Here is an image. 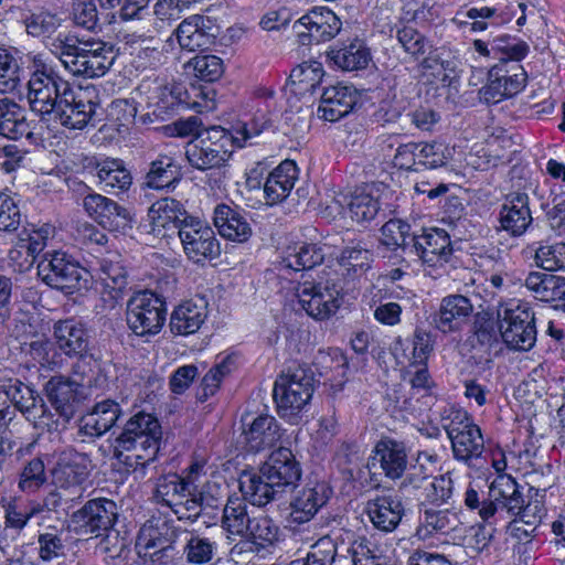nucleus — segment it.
<instances>
[{
    "label": "nucleus",
    "instance_id": "1",
    "mask_svg": "<svg viewBox=\"0 0 565 565\" xmlns=\"http://www.w3.org/2000/svg\"><path fill=\"white\" fill-rule=\"evenodd\" d=\"M523 490L511 476H498L491 482L487 498L482 490L470 483L465 491L463 503L468 510L477 511L479 518L492 527L520 518L525 525L534 529L545 514L544 507L539 500L526 499Z\"/></svg>",
    "mask_w": 565,
    "mask_h": 565
},
{
    "label": "nucleus",
    "instance_id": "2",
    "mask_svg": "<svg viewBox=\"0 0 565 565\" xmlns=\"http://www.w3.org/2000/svg\"><path fill=\"white\" fill-rule=\"evenodd\" d=\"M47 47L67 71L87 78L104 76L116 58L111 44L96 39H78L72 34L60 33L47 43Z\"/></svg>",
    "mask_w": 565,
    "mask_h": 565
},
{
    "label": "nucleus",
    "instance_id": "3",
    "mask_svg": "<svg viewBox=\"0 0 565 565\" xmlns=\"http://www.w3.org/2000/svg\"><path fill=\"white\" fill-rule=\"evenodd\" d=\"M161 435L159 420L151 414L139 412L116 438L115 456L129 468L145 467L154 460Z\"/></svg>",
    "mask_w": 565,
    "mask_h": 565
},
{
    "label": "nucleus",
    "instance_id": "4",
    "mask_svg": "<svg viewBox=\"0 0 565 565\" xmlns=\"http://www.w3.org/2000/svg\"><path fill=\"white\" fill-rule=\"evenodd\" d=\"M29 58L28 102L31 110L45 120L71 83L64 79L42 54H33Z\"/></svg>",
    "mask_w": 565,
    "mask_h": 565
},
{
    "label": "nucleus",
    "instance_id": "5",
    "mask_svg": "<svg viewBox=\"0 0 565 565\" xmlns=\"http://www.w3.org/2000/svg\"><path fill=\"white\" fill-rule=\"evenodd\" d=\"M441 426L451 443L454 458L472 467L481 459L484 440L481 429L469 414L460 408L448 406L440 413Z\"/></svg>",
    "mask_w": 565,
    "mask_h": 565
},
{
    "label": "nucleus",
    "instance_id": "6",
    "mask_svg": "<svg viewBox=\"0 0 565 565\" xmlns=\"http://www.w3.org/2000/svg\"><path fill=\"white\" fill-rule=\"evenodd\" d=\"M233 135L220 126H213L188 142L185 157L191 167L205 171L224 166L233 153Z\"/></svg>",
    "mask_w": 565,
    "mask_h": 565
},
{
    "label": "nucleus",
    "instance_id": "7",
    "mask_svg": "<svg viewBox=\"0 0 565 565\" xmlns=\"http://www.w3.org/2000/svg\"><path fill=\"white\" fill-rule=\"evenodd\" d=\"M315 391L313 373L309 369L288 370L274 385V399L282 417L299 414L310 402Z\"/></svg>",
    "mask_w": 565,
    "mask_h": 565
},
{
    "label": "nucleus",
    "instance_id": "8",
    "mask_svg": "<svg viewBox=\"0 0 565 565\" xmlns=\"http://www.w3.org/2000/svg\"><path fill=\"white\" fill-rule=\"evenodd\" d=\"M98 105L95 88L86 87L75 90L71 85L57 99V104L45 120L68 129H83L93 119Z\"/></svg>",
    "mask_w": 565,
    "mask_h": 565
},
{
    "label": "nucleus",
    "instance_id": "9",
    "mask_svg": "<svg viewBox=\"0 0 565 565\" xmlns=\"http://www.w3.org/2000/svg\"><path fill=\"white\" fill-rule=\"evenodd\" d=\"M38 275L51 288L73 294L86 281L87 271L66 253L53 250L39 262Z\"/></svg>",
    "mask_w": 565,
    "mask_h": 565
},
{
    "label": "nucleus",
    "instance_id": "10",
    "mask_svg": "<svg viewBox=\"0 0 565 565\" xmlns=\"http://www.w3.org/2000/svg\"><path fill=\"white\" fill-rule=\"evenodd\" d=\"M166 316L164 301L148 290L135 294L127 303V323L137 335L159 333Z\"/></svg>",
    "mask_w": 565,
    "mask_h": 565
},
{
    "label": "nucleus",
    "instance_id": "11",
    "mask_svg": "<svg viewBox=\"0 0 565 565\" xmlns=\"http://www.w3.org/2000/svg\"><path fill=\"white\" fill-rule=\"evenodd\" d=\"M499 330L504 343L514 350L527 351L536 341L533 311L526 305H516L498 312Z\"/></svg>",
    "mask_w": 565,
    "mask_h": 565
},
{
    "label": "nucleus",
    "instance_id": "12",
    "mask_svg": "<svg viewBox=\"0 0 565 565\" xmlns=\"http://www.w3.org/2000/svg\"><path fill=\"white\" fill-rule=\"evenodd\" d=\"M341 287L333 280L303 281L297 287L301 308L316 320H327L340 308Z\"/></svg>",
    "mask_w": 565,
    "mask_h": 565
},
{
    "label": "nucleus",
    "instance_id": "13",
    "mask_svg": "<svg viewBox=\"0 0 565 565\" xmlns=\"http://www.w3.org/2000/svg\"><path fill=\"white\" fill-rule=\"evenodd\" d=\"M118 516L117 505L113 500L97 498L87 501L73 514L76 523L81 524L85 533L103 536L104 541L111 539L118 541V532L113 531Z\"/></svg>",
    "mask_w": 565,
    "mask_h": 565
},
{
    "label": "nucleus",
    "instance_id": "14",
    "mask_svg": "<svg viewBox=\"0 0 565 565\" xmlns=\"http://www.w3.org/2000/svg\"><path fill=\"white\" fill-rule=\"evenodd\" d=\"M179 238L184 254L193 263L215 259L221 253L214 231L194 216L180 228Z\"/></svg>",
    "mask_w": 565,
    "mask_h": 565
},
{
    "label": "nucleus",
    "instance_id": "15",
    "mask_svg": "<svg viewBox=\"0 0 565 565\" xmlns=\"http://www.w3.org/2000/svg\"><path fill=\"white\" fill-rule=\"evenodd\" d=\"M526 81L527 74L521 65L502 62L490 68L488 83L480 90L482 99L488 104H497L519 94Z\"/></svg>",
    "mask_w": 565,
    "mask_h": 565
},
{
    "label": "nucleus",
    "instance_id": "16",
    "mask_svg": "<svg viewBox=\"0 0 565 565\" xmlns=\"http://www.w3.org/2000/svg\"><path fill=\"white\" fill-rule=\"evenodd\" d=\"M340 19L329 9L312 10L295 22L302 45L330 41L341 30Z\"/></svg>",
    "mask_w": 565,
    "mask_h": 565
},
{
    "label": "nucleus",
    "instance_id": "17",
    "mask_svg": "<svg viewBox=\"0 0 565 565\" xmlns=\"http://www.w3.org/2000/svg\"><path fill=\"white\" fill-rule=\"evenodd\" d=\"M244 443L249 451L258 452L274 447L281 437L277 419L268 414L245 413L241 418Z\"/></svg>",
    "mask_w": 565,
    "mask_h": 565
},
{
    "label": "nucleus",
    "instance_id": "18",
    "mask_svg": "<svg viewBox=\"0 0 565 565\" xmlns=\"http://www.w3.org/2000/svg\"><path fill=\"white\" fill-rule=\"evenodd\" d=\"M151 233L156 236L166 237L171 233L180 234L183 224L191 220V216L183 204L172 198H163L156 201L148 211Z\"/></svg>",
    "mask_w": 565,
    "mask_h": 565
},
{
    "label": "nucleus",
    "instance_id": "19",
    "mask_svg": "<svg viewBox=\"0 0 565 565\" xmlns=\"http://www.w3.org/2000/svg\"><path fill=\"white\" fill-rule=\"evenodd\" d=\"M473 312L471 300L459 294L440 300L438 310L431 316V324L440 332L454 333L463 329Z\"/></svg>",
    "mask_w": 565,
    "mask_h": 565
},
{
    "label": "nucleus",
    "instance_id": "20",
    "mask_svg": "<svg viewBox=\"0 0 565 565\" xmlns=\"http://www.w3.org/2000/svg\"><path fill=\"white\" fill-rule=\"evenodd\" d=\"M260 469L263 476L275 482L282 491L286 488H294L302 475L300 462L292 451L285 447L274 450Z\"/></svg>",
    "mask_w": 565,
    "mask_h": 565
},
{
    "label": "nucleus",
    "instance_id": "21",
    "mask_svg": "<svg viewBox=\"0 0 565 565\" xmlns=\"http://www.w3.org/2000/svg\"><path fill=\"white\" fill-rule=\"evenodd\" d=\"M173 534L182 541L181 554L188 564L207 565L215 558L218 543L206 532L175 527Z\"/></svg>",
    "mask_w": 565,
    "mask_h": 565
},
{
    "label": "nucleus",
    "instance_id": "22",
    "mask_svg": "<svg viewBox=\"0 0 565 565\" xmlns=\"http://www.w3.org/2000/svg\"><path fill=\"white\" fill-rule=\"evenodd\" d=\"M331 495V489L324 482L310 481L297 490L290 503V516L296 523L310 521L326 505Z\"/></svg>",
    "mask_w": 565,
    "mask_h": 565
},
{
    "label": "nucleus",
    "instance_id": "23",
    "mask_svg": "<svg viewBox=\"0 0 565 565\" xmlns=\"http://www.w3.org/2000/svg\"><path fill=\"white\" fill-rule=\"evenodd\" d=\"M533 222L526 193L507 195L499 213L500 230L513 237L522 236Z\"/></svg>",
    "mask_w": 565,
    "mask_h": 565
},
{
    "label": "nucleus",
    "instance_id": "24",
    "mask_svg": "<svg viewBox=\"0 0 565 565\" xmlns=\"http://www.w3.org/2000/svg\"><path fill=\"white\" fill-rule=\"evenodd\" d=\"M416 255L430 267L443 266L451 256L450 237L445 230L431 228L412 237Z\"/></svg>",
    "mask_w": 565,
    "mask_h": 565
},
{
    "label": "nucleus",
    "instance_id": "25",
    "mask_svg": "<svg viewBox=\"0 0 565 565\" xmlns=\"http://www.w3.org/2000/svg\"><path fill=\"white\" fill-rule=\"evenodd\" d=\"M460 525L459 516L454 510L448 508L441 509L436 505H423L419 509L416 535L420 540L449 535L456 532Z\"/></svg>",
    "mask_w": 565,
    "mask_h": 565
},
{
    "label": "nucleus",
    "instance_id": "26",
    "mask_svg": "<svg viewBox=\"0 0 565 565\" xmlns=\"http://www.w3.org/2000/svg\"><path fill=\"white\" fill-rule=\"evenodd\" d=\"M90 460L86 454L73 448L60 452L56 466L53 470L55 482L61 488H68L83 483L89 473Z\"/></svg>",
    "mask_w": 565,
    "mask_h": 565
},
{
    "label": "nucleus",
    "instance_id": "27",
    "mask_svg": "<svg viewBox=\"0 0 565 565\" xmlns=\"http://www.w3.org/2000/svg\"><path fill=\"white\" fill-rule=\"evenodd\" d=\"M358 99L359 95L352 86H330L321 95L318 115L328 121H337L353 109Z\"/></svg>",
    "mask_w": 565,
    "mask_h": 565
},
{
    "label": "nucleus",
    "instance_id": "28",
    "mask_svg": "<svg viewBox=\"0 0 565 565\" xmlns=\"http://www.w3.org/2000/svg\"><path fill=\"white\" fill-rule=\"evenodd\" d=\"M366 513L375 529L390 533L401 523L405 508L396 495H377L366 503Z\"/></svg>",
    "mask_w": 565,
    "mask_h": 565
},
{
    "label": "nucleus",
    "instance_id": "29",
    "mask_svg": "<svg viewBox=\"0 0 565 565\" xmlns=\"http://www.w3.org/2000/svg\"><path fill=\"white\" fill-rule=\"evenodd\" d=\"M372 466L380 465L384 476L391 480L401 479L407 468V454L405 447L393 440H380L371 458Z\"/></svg>",
    "mask_w": 565,
    "mask_h": 565
},
{
    "label": "nucleus",
    "instance_id": "30",
    "mask_svg": "<svg viewBox=\"0 0 565 565\" xmlns=\"http://www.w3.org/2000/svg\"><path fill=\"white\" fill-rule=\"evenodd\" d=\"M299 177L297 164L292 160H285L267 177L264 184L266 204L275 205L286 200Z\"/></svg>",
    "mask_w": 565,
    "mask_h": 565
},
{
    "label": "nucleus",
    "instance_id": "31",
    "mask_svg": "<svg viewBox=\"0 0 565 565\" xmlns=\"http://www.w3.org/2000/svg\"><path fill=\"white\" fill-rule=\"evenodd\" d=\"M78 384L70 377L55 375L45 384L49 402L56 413L68 422L75 414Z\"/></svg>",
    "mask_w": 565,
    "mask_h": 565
},
{
    "label": "nucleus",
    "instance_id": "32",
    "mask_svg": "<svg viewBox=\"0 0 565 565\" xmlns=\"http://www.w3.org/2000/svg\"><path fill=\"white\" fill-rule=\"evenodd\" d=\"M54 339L61 351L70 356H83L88 350V334L75 319L60 320L54 324Z\"/></svg>",
    "mask_w": 565,
    "mask_h": 565
},
{
    "label": "nucleus",
    "instance_id": "33",
    "mask_svg": "<svg viewBox=\"0 0 565 565\" xmlns=\"http://www.w3.org/2000/svg\"><path fill=\"white\" fill-rule=\"evenodd\" d=\"M0 94V137L19 140L31 135L25 110L13 98Z\"/></svg>",
    "mask_w": 565,
    "mask_h": 565
},
{
    "label": "nucleus",
    "instance_id": "34",
    "mask_svg": "<svg viewBox=\"0 0 565 565\" xmlns=\"http://www.w3.org/2000/svg\"><path fill=\"white\" fill-rule=\"evenodd\" d=\"M207 317V305L203 299L185 301L177 307L170 318L171 332L178 335L193 334Z\"/></svg>",
    "mask_w": 565,
    "mask_h": 565
},
{
    "label": "nucleus",
    "instance_id": "35",
    "mask_svg": "<svg viewBox=\"0 0 565 565\" xmlns=\"http://www.w3.org/2000/svg\"><path fill=\"white\" fill-rule=\"evenodd\" d=\"M214 225L223 237L233 242L244 243L252 235L245 214L225 204L215 207Z\"/></svg>",
    "mask_w": 565,
    "mask_h": 565
},
{
    "label": "nucleus",
    "instance_id": "36",
    "mask_svg": "<svg viewBox=\"0 0 565 565\" xmlns=\"http://www.w3.org/2000/svg\"><path fill=\"white\" fill-rule=\"evenodd\" d=\"M239 490L243 493L244 500L257 507H265L269 502L277 500L284 492L275 482L263 476L260 468L258 473L245 472L241 476Z\"/></svg>",
    "mask_w": 565,
    "mask_h": 565
},
{
    "label": "nucleus",
    "instance_id": "37",
    "mask_svg": "<svg viewBox=\"0 0 565 565\" xmlns=\"http://www.w3.org/2000/svg\"><path fill=\"white\" fill-rule=\"evenodd\" d=\"M119 415L120 407L116 402L106 399L97 403L92 413L82 417L78 434L99 437L115 425Z\"/></svg>",
    "mask_w": 565,
    "mask_h": 565
},
{
    "label": "nucleus",
    "instance_id": "38",
    "mask_svg": "<svg viewBox=\"0 0 565 565\" xmlns=\"http://www.w3.org/2000/svg\"><path fill=\"white\" fill-rule=\"evenodd\" d=\"M99 280L103 286L102 294H108L110 307L122 298L127 286V271L118 259V255L109 254L102 258Z\"/></svg>",
    "mask_w": 565,
    "mask_h": 565
},
{
    "label": "nucleus",
    "instance_id": "39",
    "mask_svg": "<svg viewBox=\"0 0 565 565\" xmlns=\"http://www.w3.org/2000/svg\"><path fill=\"white\" fill-rule=\"evenodd\" d=\"M524 286L541 301L552 302L565 298V278L559 276L532 271L526 276Z\"/></svg>",
    "mask_w": 565,
    "mask_h": 565
},
{
    "label": "nucleus",
    "instance_id": "40",
    "mask_svg": "<svg viewBox=\"0 0 565 565\" xmlns=\"http://www.w3.org/2000/svg\"><path fill=\"white\" fill-rule=\"evenodd\" d=\"M205 21L203 15L194 14L179 24L175 34L182 49L205 50L213 43V36L204 30Z\"/></svg>",
    "mask_w": 565,
    "mask_h": 565
},
{
    "label": "nucleus",
    "instance_id": "41",
    "mask_svg": "<svg viewBox=\"0 0 565 565\" xmlns=\"http://www.w3.org/2000/svg\"><path fill=\"white\" fill-rule=\"evenodd\" d=\"M379 192L375 184H365L358 188L348 202L350 216L358 223L372 221L379 213Z\"/></svg>",
    "mask_w": 565,
    "mask_h": 565
},
{
    "label": "nucleus",
    "instance_id": "42",
    "mask_svg": "<svg viewBox=\"0 0 565 565\" xmlns=\"http://www.w3.org/2000/svg\"><path fill=\"white\" fill-rule=\"evenodd\" d=\"M97 178L108 192L128 190L132 183L130 171L120 159L106 158L96 163Z\"/></svg>",
    "mask_w": 565,
    "mask_h": 565
},
{
    "label": "nucleus",
    "instance_id": "43",
    "mask_svg": "<svg viewBox=\"0 0 565 565\" xmlns=\"http://www.w3.org/2000/svg\"><path fill=\"white\" fill-rule=\"evenodd\" d=\"M194 491L192 481L182 483L179 475L168 473L158 478L154 499L158 503L173 509L181 500L188 497L186 493H193Z\"/></svg>",
    "mask_w": 565,
    "mask_h": 565
},
{
    "label": "nucleus",
    "instance_id": "44",
    "mask_svg": "<svg viewBox=\"0 0 565 565\" xmlns=\"http://www.w3.org/2000/svg\"><path fill=\"white\" fill-rule=\"evenodd\" d=\"M324 254L316 244L302 243L288 248L281 266L295 271L309 270L322 263Z\"/></svg>",
    "mask_w": 565,
    "mask_h": 565
},
{
    "label": "nucleus",
    "instance_id": "45",
    "mask_svg": "<svg viewBox=\"0 0 565 565\" xmlns=\"http://www.w3.org/2000/svg\"><path fill=\"white\" fill-rule=\"evenodd\" d=\"M178 167L174 158L160 153L149 163L145 175V185L150 189H163L178 179Z\"/></svg>",
    "mask_w": 565,
    "mask_h": 565
},
{
    "label": "nucleus",
    "instance_id": "46",
    "mask_svg": "<svg viewBox=\"0 0 565 565\" xmlns=\"http://www.w3.org/2000/svg\"><path fill=\"white\" fill-rule=\"evenodd\" d=\"M329 56L343 71L363 70L371 61L370 51L361 41H354L339 50H331Z\"/></svg>",
    "mask_w": 565,
    "mask_h": 565
},
{
    "label": "nucleus",
    "instance_id": "47",
    "mask_svg": "<svg viewBox=\"0 0 565 565\" xmlns=\"http://www.w3.org/2000/svg\"><path fill=\"white\" fill-rule=\"evenodd\" d=\"M324 75L323 66L318 61L303 62L296 66L290 75L289 82L297 94H312L320 85Z\"/></svg>",
    "mask_w": 565,
    "mask_h": 565
},
{
    "label": "nucleus",
    "instance_id": "48",
    "mask_svg": "<svg viewBox=\"0 0 565 565\" xmlns=\"http://www.w3.org/2000/svg\"><path fill=\"white\" fill-rule=\"evenodd\" d=\"M169 526L166 522L145 523L139 530L136 548L139 555H149V551H154L163 546L172 544V540L168 537Z\"/></svg>",
    "mask_w": 565,
    "mask_h": 565
},
{
    "label": "nucleus",
    "instance_id": "49",
    "mask_svg": "<svg viewBox=\"0 0 565 565\" xmlns=\"http://www.w3.org/2000/svg\"><path fill=\"white\" fill-rule=\"evenodd\" d=\"M252 518L244 499L230 498L223 510L222 525L233 535L244 536Z\"/></svg>",
    "mask_w": 565,
    "mask_h": 565
},
{
    "label": "nucleus",
    "instance_id": "50",
    "mask_svg": "<svg viewBox=\"0 0 565 565\" xmlns=\"http://www.w3.org/2000/svg\"><path fill=\"white\" fill-rule=\"evenodd\" d=\"M38 556L43 562H52L65 555L64 531L46 526L38 535Z\"/></svg>",
    "mask_w": 565,
    "mask_h": 565
},
{
    "label": "nucleus",
    "instance_id": "51",
    "mask_svg": "<svg viewBox=\"0 0 565 565\" xmlns=\"http://www.w3.org/2000/svg\"><path fill=\"white\" fill-rule=\"evenodd\" d=\"M14 406L28 416L36 417L39 413H44V402L42 397L29 385L19 383L11 385L6 392Z\"/></svg>",
    "mask_w": 565,
    "mask_h": 565
},
{
    "label": "nucleus",
    "instance_id": "52",
    "mask_svg": "<svg viewBox=\"0 0 565 565\" xmlns=\"http://www.w3.org/2000/svg\"><path fill=\"white\" fill-rule=\"evenodd\" d=\"M22 76L18 57L8 49L0 47V94L14 92L21 85Z\"/></svg>",
    "mask_w": 565,
    "mask_h": 565
},
{
    "label": "nucleus",
    "instance_id": "53",
    "mask_svg": "<svg viewBox=\"0 0 565 565\" xmlns=\"http://www.w3.org/2000/svg\"><path fill=\"white\" fill-rule=\"evenodd\" d=\"M278 526L268 516L252 518L244 536L253 542L259 551L274 545L278 539Z\"/></svg>",
    "mask_w": 565,
    "mask_h": 565
},
{
    "label": "nucleus",
    "instance_id": "54",
    "mask_svg": "<svg viewBox=\"0 0 565 565\" xmlns=\"http://www.w3.org/2000/svg\"><path fill=\"white\" fill-rule=\"evenodd\" d=\"M455 482L449 472L435 477L425 488L424 505H448L454 502Z\"/></svg>",
    "mask_w": 565,
    "mask_h": 565
},
{
    "label": "nucleus",
    "instance_id": "55",
    "mask_svg": "<svg viewBox=\"0 0 565 565\" xmlns=\"http://www.w3.org/2000/svg\"><path fill=\"white\" fill-rule=\"evenodd\" d=\"M186 67L204 82H214L223 74V62L215 55H196L188 62Z\"/></svg>",
    "mask_w": 565,
    "mask_h": 565
},
{
    "label": "nucleus",
    "instance_id": "56",
    "mask_svg": "<svg viewBox=\"0 0 565 565\" xmlns=\"http://www.w3.org/2000/svg\"><path fill=\"white\" fill-rule=\"evenodd\" d=\"M45 482L46 475L44 462L40 458H33L20 472L18 487L25 493H34Z\"/></svg>",
    "mask_w": 565,
    "mask_h": 565
},
{
    "label": "nucleus",
    "instance_id": "57",
    "mask_svg": "<svg viewBox=\"0 0 565 565\" xmlns=\"http://www.w3.org/2000/svg\"><path fill=\"white\" fill-rule=\"evenodd\" d=\"M396 38L404 51L416 58L430 53L429 41L413 26H403L397 31Z\"/></svg>",
    "mask_w": 565,
    "mask_h": 565
},
{
    "label": "nucleus",
    "instance_id": "58",
    "mask_svg": "<svg viewBox=\"0 0 565 565\" xmlns=\"http://www.w3.org/2000/svg\"><path fill=\"white\" fill-rule=\"evenodd\" d=\"M535 262L545 270H565V243L544 245L536 249Z\"/></svg>",
    "mask_w": 565,
    "mask_h": 565
},
{
    "label": "nucleus",
    "instance_id": "59",
    "mask_svg": "<svg viewBox=\"0 0 565 565\" xmlns=\"http://www.w3.org/2000/svg\"><path fill=\"white\" fill-rule=\"evenodd\" d=\"M54 235V227L49 224L31 230H25L21 235V243L26 248L28 255L35 258L45 248L47 241Z\"/></svg>",
    "mask_w": 565,
    "mask_h": 565
},
{
    "label": "nucleus",
    "instance_id": "60",
    "mask_svg": "<svg viewBox=\"0 0 565 565\" xmlns=\"http://www.w3.org/2000/svg\"><path fill=\"white\" fill-rule=\"evenodd\" d=\"M349 552L354 565H382L379 547L365 536L355 539Z\"/></svg>",
    "mask_w": 565,
    "mask_h": 565
},
{
    "label": "nucleus",
    "instance_id": "61",
    "mask_svg": "<svg viewBox=\"0 0 565 565\" xmlns=\"http://www.w3.org/2000/svg\"><path fill=\"white\" fill-rule=\"evenodd\" d=\"M418 147V167L436 169L443 167L448 161L449 150L440 142H419Z\"/></svg>",
    "mask_w": 565,
    "mask_h": 565
},
{
    "label": "nucleus",
    "instance_id": "62",
    "mask_svg": "<svg viewBox=\"0 0 565 565\" xmlns=\"http://www.w3.org/2000/svg\"><path fill=\"white\" fill-rule=\"evenodd\" d=\"M337 556V545L329 536L321 537L310 548L305 565H332Z\"/></svg>",
    "mask_w": 565,
    "mask_h": 565
},
{
    "label": "nucleus",
    "instance_id": "63",
    "mask_svg": "<svg viewBox=\"0 0 565 565\" xmlns=\"http://www.w3.org/2000/svg\"><path fill=\"white\" fill-rule=\"evenodd\" d=\"M411 226L402 220H390L381 228V243L390 249L406 246Z\"/></svg>",
    "mask_w": 565,
    "mask_h": 565
},
{
    "label": "nucleus",
    "instance_id": "64",
    "mask_svg": "<svg viewBox=\"0 0 565 565\" xmlns=\"http://www.w3.org/2000/svg\"><path fill=\"white\" fill-rule=\"evenodd\" d=\"M99 225L110 232L125 234L132 227V216L126 207L114 201Z\"/></svg>",
    "mask_w": 565,
    "mask_h": 565
}]
</instances>
